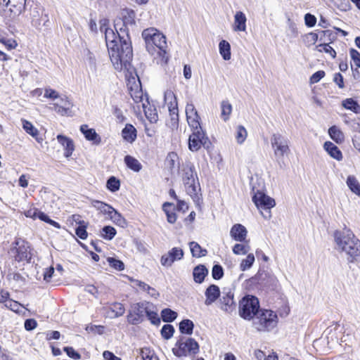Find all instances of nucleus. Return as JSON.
I'll return each mask as SVG.
<instances>
[{
	"label": "nucleus",
	"mask_w": 360,
	"mask_h": 360,
	"mask_svg": "<svg viewBox=\"0 0 360 360\" xmlns=\"http://www.w3.org/2000/svg\"><path fill=\"white\" fill-rule=\"evenodd\" d=\"M333 237L338 250L345 252L348 262L360 264V240L353 232L347 229L335 231Z\"/></svg>",
	"instance_id": "nucleus-1"
},
{
	"label": "nucleus",
	"mask_w": 360,
	"mask_h": 360,
	"mask_svg": "<svg viewBox=\"0 0 360 360\" xmlns=\"http://www.w3.org/2000/svg\"><path fill=\"white\" fill-rule=\"evenodd\" d=\"M108 20L103 19L100 21V30L104 32L106 46L108 47L110 58L116 70H122L129 63L131 60H125L122 54V49L120 47L118 35L112 29L107 27Z\"/></svg>",
	"instance_id": "nucleus-2"
},
{
	"label": "nucleus",
	"mask_w": 360,
	"mask_h": 360,
	"mask_svg": "<svg viewBox=\"0 0 360 360\" xmlns=\"http://www.w3.org/2000/svg\"><path fill=\"white\" fill-rule=\"evenodd\" d=\"M147 51L153 54L157 50L158 63L165 65L169 59L166 37L154 27L145 29L142 32Z\"/></svg>",
	"instance_id": "nucleus-3"
},
{
	"label": "nucleus",
	"mask_w": 360,
	"mask_h": 360,
	"mask_svg": "<svg viewBox=\"0 0 360 360\" xmlns=\"http://www.w3.org/2000/svg\"><path fill=\"white\" fill-rule=\"evenodd\" d=\"M186 191L194 200H198V191L200 190L198 175L193 164L186 162L179 171Z\"/></svg>",
	"instance_id": "nucleus-4"
},
{
	"label": "nucleus",
	"mask_w": 360,
	"mask_h": 360,
	"mask_svg": "<svg viewBox=\"0 0 360 360\" xmlns=\"http://www.w3.org/2000/svg\"><path fill=\"white\" fill-rule=\"evenodd\" d=\"M278 323L277 315L271 310L262 309L253 319V326L260 332L270 331Z\"/></svg>",
	"instance_id": "nucleus-5"
},
{
	"label": "nucleus",
	"mask_w": 360,
	"mask_h": 360,
	"mask_svg": "<svg viewBox=\"0 0 360 360\" xmlns=\"http://www.w3.org/2000/svg\"><path fill=\"white\" fill-rule=\"evenodd\" d=\"M121 20H115V29L118 35L120 47L122 49V54L125 60H131L133 57V51L131 42L129 35V26L125 25Z\"/></svg>",
	"instance_id": "nucleus-6"
},
{
	"label": "nucleus",
	"mask_w": 360,
	"mask_h": 360,
	"mask_svg": "<svg viewBox=\"0 0 360 360\" xmlns=\"http://www.w3.org/2000/svg\"><path fill=\"white\" fill-rule=\"evenodd\" d=\"M198 352V343L193 338L186 337H181L172 349L173 354L178 357L195 355Z\"/></svg>",
	"instance_id": "nucleus-7"
},
{
	"label": "nucleus",
	"mask_w": 360,
	"mask_h": 360,
	"mask_svg": "<svg viewBox=\"0 0 360 360\" xmlns=\"http://www.w3.org/2000/svg\"><path fill=\"white\" fill-rule=\"evenodd\" d=\"M259 309V300L253 295L245 296L239 302V315L245 320L252 319Z\"/></svg>",
	"instance_id": "nucleus-8"
},
{
	"label": "nucleus",
	"mask_w": 360,
	"mask_h": 360,
	"mask_svg": "<svg viewBox=\"0 0 360 360\" xmlns=\"http://www.w3.org/2000/svg\"><path fill=\"white\" fill-rule=\"evenodd\" d=\"M2 15L8 20L19 16L25 8L26 0H2Z\"/></svg>",
	"instance_id": "nucleus-9"
},
{
	"label": "nucleus",
	"mask_w": 360,
	"mask_h": 360,
	"mask_svg": "<svg viewBox=\"0 0 360 360\" xmlns=\"http://www.w3.org/2000/svg\"><path fill=\"white\" fill-rule=\"evenodd\" d=\"M252 201L264 218L271 217V209L276 205L274 199L257 191L252 196Z\"/></svg>",
	"instance_id": "nucleus-10"
},
{
	"label": "nucleus",
	"mask_w": 360,
	"mask_h": 360,
	"mask_svg": "<svg viewBox=\"0 0 360 360\" xmlns=\"http://www.w3.org/2000/svg\"><path fill=\"white\" fill-rule=\"evenodd\" d=\"M210 146L211 143L201 127L193 129V133L188 139V148L190 150L193 152L198 151L201 146L208 149Z\"/></svg>",
	"instance_id": "nucleus-11"
},
{
	"label": "nucleus",
	"mask_w": 360,
	"mask_h": 360,
	"mask_svg": "<svg viewBox=\"0 0 360 360\" xmlns=\"http://www.w3.org/2000/svg\"><path fill=\"white\" fill-rule=\"evenodd\" d=\"M148 307H152L149 302H139L134 304L127 316V321L132 325L141 323L145 318Z\"/></svg>",
	"instance_id": "nucleus-12"
},
{
	"label": "nucleus",
	"mask_w": 360,
	"mask_h": 360,
	"mask_svg": "<svg viewBox=\"0 0 360 360\" xmlns=\"http://www.w3.org/2000/svg\"><path fill=\"white\" fill-rule=\"evenodd\" d=\"M218 307L226 314H231L236 309L234 293L230 289H224L217 302Z\"/></svg>",
	"instance_id": "nucleus-13"
},
{
	"label": "nucleus",
	"mask_w": 360,
	"mask_h": 360,
	"mask_svg": "<svg viewBox=\"0 0 360 360\" xmlns=\"http://www.w3.org/2000/svg\"><path fill=\"white\" fill-rule=\"evenodd\" d=\"M271 143L274 148V155L278 160L283 158L290 151L288 141L281 134H273Z\"/></svg>",
	"instance_id": "nucleus-14"
},
{
	"label": "nucleus",
	"mask_w": 360,
	"mask_h": 360,
	"mask_svg": "<svg viewBox=\"0 0 360 360\" xmlns=\"http://www.w3.org/2000/svg\"><path fill=\"white\" fill-rule=\"evenodd\" d=\"M184 255V250L181 248H173L161 257L160 263L163 266L170 267L174 262L181 260Z\"/></svg>",
	"instance_id": "nucleus-15"
},
{
	"label": "nucleus",
	"mask_w": 360,
	"mask_h": 360,
	"mask_svg": "<svg viewBox=\"0 0 360 360\" xmlns=\"http://www.w3.org/2000/svg\"><path fill=\"white\" fill-rule=\"evenodd\" d=\"M186 115L188 125L192 129H198L200 127V117L193 103H187L186 106Z\"/></svg>",
	"instance_id": "nucleus-16"
},
{
	"label": "nucleus",
	"mask_w": 360,
	"mask_h": 360,
	"mask_svg": "<svg viewBox=\"0 0 360 360\" xmlns=\"http://www.w3.org/2000/svg\"><path fill=\"white\" fill-rule=\"evenodd\" d=\"M28 249L29 247L24 243L20 245L18 242H15V246L11 248V252L14 255L16 261L22 262L30 259V253Z\"/></svg>",
	"instance_id": "nucleus-17"
},
{
	"label": "nucleus",
	"mask_w": 360,
	"mask_h": 360,
	"mask_svg": "<svg viewBox=\"0 0 360 360\" xmlns=\"http://www.w3.org/2000/svg\"><path fill=\"white\" fill-rule=\"evenodd\" d=\"M221 292H220L219 288L214 285H210L205 290V304L210 306L215 302L220 297Z\"/></svg>",
	"instance_id": "nucleus-18"
},
{
	"label": "nucleus",
	"mask_w": 360,
	"mask_h": 360,
	"mask_svg": "<svg viewBox=\"0 0 360 360\" xmlns=\"http://www.w3.org/2000/svg\"><path fill=\"white\" fill-rule=\"evenodd\" d=\"M31 22L32 25L36 28H40L42 22L44 25H46V22H49V17L46 14L40 13V11L37 8H34L31 13Z\"/></svg>",
	"instance_id": "nucleus-19"
},
{
	"label": "nucleus",
	"mask_w": 360,
	"mask_h": 360,
	"mask_svg": "<svg viewBox=\"0 0 360 360\" xmlns=\"http://www.w3.org/2000/svg\"><path fill=\"white\" fill-rule=\"evenodd\" d=\"M247 233L246 228L240 224L233 225L230 231L231 238L239 242L245 241Z\"/></svg>",
	"instance_id": "nucleus-20"
},
{
	"label": "nucleus",
	"mask_w": 360,
	"mask_h": 360,
	"mask_svg": "<svg viewBox=\"0 0 360 360\" xmlns=\"http://www.w3.org/2000/svg\"><path fill=\"white\" fill-rule=\"evenodd\" d=\"M57 140L58 143L63 147L65 150L64 155L66 158L71 156L75 150L73 141L71 139L61 134L57 136Z\"/></svg>",
	"instance_id": "nucleus-21"
},
{
	"label": "nucleus",
	"mask_w": 360,
	"mask_h": 360,
	"mask_svg": "<svg viewBox=\"0 0 360 360\" xmlns=\"http://www.w3.org/2000/svg\"><path fill=\"white\" fill-rule=\"evenodd\" d=\"M136 13L134 11L129 8L122 9L120 13V17L115 20H121L124 25L128 26L135 25Z\"/></svg>",
	"instance_id": "nucleus-22"
},
{
	"label": "nucleus",
	"mask_w": 360,
	"mask_h": 360,
	"mask_svg": "<svg viewBox=\"0 0 360 360\" xmlns=\"http://www.w3.org/2000/svg\"><path fill=\"white\" fill-rule=\"evenodd\" d=\"M80 131L84 135L86 140L93 141L95 144L101 143V139L94 129H89L88 125L82 124L80 127Z\"/></svg>",
	"instance_id": "nucleus-23"
},
{
	"label": "nucleus",
	"mask_w": 360,
	"mask_h": 360,
	"mask_svg": "<svg viewBox=\"0 0 360 360\" xmlns=\"http://www.w3.org/2000/svg\"><path fill=\"white\" fill-rule=\"evenodd\" d=\"M247 18L242 11H237L234 15L233 30L245 32L246 30Z\"/></svg>",
	"instance_id": "nucleus-24"
},
{
	"label": "nucleus",
	"mask_w": 360,
	"mask_h": 360,
	"mask_svg": "<svg viewBox=\"0 0 360 360\" xmlns=\"http://www.w3.org/2000/svg\"><path fill=\"white\" fill-rule=\"evenodd\" d=\"M141 108L150 122L155 123L158 120L157 110L154 106L150 105L148 99H146V103H143Z\"/></svg>",
	"instance_id": "nucleus-25"
},
{
	"label": "nucleus",
	"mask_w": 360,
	"mask_h": 360,
	"mask_svg": "<svg viewBox=\"0 0 360 360\" xmlns=\"http://www.w3.org/2000/svg\"><path fill=\"white\" fill-rule=\"evenodd\" d=\"M22 125L23 129L30 136H32L35 140L41 143L43 141V138L39 136L38 129L29 121L22 119Z\"/></svg>",
	"instance_id": "nucleus-26"
},
{
	"label": "nucleus",
	"mask_w": 360,
	"mask_h": 360,
	"mask_svg": "<svg viewBox=\"0 0 360 360\" xmlns=\"http://www.w3.org/2000/svg\"><path fill=\"white\" fill-rule=\"evenodd\" d=\"M60 102L61 105L58 103H53L52 109L61 115H66L68 114V112L72 105L67 97L60 98Z\"/></svg>",
	"instance_id": "nucleus-27"
},
{
	"label": "nucleus",
	"mask_w": 360,
	"mask_h": 360,
	"mask_svg": "<svg viewBox=\"0 0 360 360\" xmlns=\"http://www.w3.org/2000/svg\"><path fill=\"white\" fill-rule=\"evenodd\" d=\"M323 148L328 153V154L333 158L335 159L338 161H340L342 160V153L340 150L338 148L337 146L333 143L330 141L325 142L323 145Z\"/></svg>",
	"instance_id": "nucleus-28"
},
{
	"label": "nucleus",
	"mask_w": 360,
	"mask_h": 360,
	"mask_svg": "<svg viewBox=\"0 0 360 360\" xmlns=\"http://www.w3.org/2000/svg\"><path fill=\"white\" fill-rule=\"evenodd\" d=\"M208 274V270L205 266L199 264L196 266L193 271V280L197 283H202L205 276Z\"/></svg>",
	"instance_id": "nucleus-29"
},
{
	"label": "nucleus",
	"mask_w": 360,
	"mask_h": 360,
	"mask_svg": "<svg viewBox=\"0 0 360 360\" xmlns=\"http://www.w3.org/2000/svg\"><path fill=\"white\" fill-rule=\"evenodd\" d=\"M123 139L127 142L132 143L136 139V129L130 124H127L122 131Z\"/></svg>",
	"instance_id": "nucleus-30"
},
{
	"label": "nucleus",
	"mask_w": 360,
	"mask_h": 360,
	"mask_svg": "<svg viewBox=\"0 0 360 360\" xmlns=\"http://www.w3.org/2000/svg\"><path fill=\"white\" fill-rule=\"evenodd\" d=\"M342 105L356 114L360 113V105L352 98H346L342 101Z\"/></svg>",
	"instance_id": "nucleus-31"
},
{
	"label": "nucleus",
	"mask_w": 360,
	"mask_h": 360,
	"mask_svg": "<svg viewBox=\"0 0 360 360\" xmlns=\"http://www.w3.org/2000/svg\"><path fill=\"white\" fill-rule=\"evenodd\" d=\"M330 137L337 143H340L344 141L345 136L342 131L336 126H332L328 129Z\"/></svg>",
	"instance_id": "nucleus-32"
},
{
	"label": "nucleus",
	"mask_w": 360,
	"mask_h": 360,
	"mask_svg": "<svg viewBox=\"0 0 360 360\" xmlns=\"http://www.w3.org/2000/svg\"><path fill=\"white\" fill-rule=\"evenodd\" d=\"M188 245L192 256L194 257H204L207 253V250L202 248L201 246L195 241L190 242Z\"/></svg>",
	"instance_id": "nucleus-33"
},
{
	"label": "nucleus",
	"mask_w": 360,
	"mask_h": 360,
	"mask_svg": "<svg viewBox=\"0 0 360 360\" xmlns=\"http://www.w3.org/2000/svg\"><path fill=\"white\" fill-rule=\"evenodd\" d=\"M110 220L116 225L124 227L127 225L126 219L115 209H112L108 215Z\"/></svg>",
	"instance_id": "nucleus-34"
},
{
	"label": "nucleus",
	"mask_w": 360,
	"mask_h": 360,
	"mask_svg": "<svg viewBox=\"0 0 360 360\" xmlns=\"http://www.w3.org/2000/svg\"><path fill=\"white\" fill-rule=\"evenodd\" d=\"M219 49L224 60H229L231 59V46L227 41H221L219 44Z\"/></svg>",
	"instance_id": "nucleus-35"
},
{
	"label": "nucleus",
	"mask_w": 360,
	"mask_h": 360,
	"mask_svg": "<svg viewBox=\"0 0 360 360\" xmlns=\"http://www.w3.org/2000/svg\"><path fill=\"white\" fill-rule=\"evenodd\" d=\"M124 162L130 169L136 172H139L142 168L139 161L131 155H126L124 157Z\"/></svg>",
	"instance_id": "nucleus-36"
},
{
	"label": "nucleus",
	"mask_w": 360,
	"mask_h": 360,
	"mask_svg": "<svg viewBox=\"0 0 360 360\" xmlns=\"http://www.w3.org/2000/svg\"><path fill=\"white\" fill-rule=\"evenodd\" d=\"M91 204L92 206L98 210L101 213L107 214L108 216L113 209V207L110 205L99 200H94Z\"/></svg>",
	"instance_id": "nucleus-37"
},
{
	"label": "nucleus",
	"mask_w": 360,
	"mask_h": 360,
	"mask_svg": "<svg viewBox=\"0 0 360 360\" xmlns=\"http://www.w3.org/2000/svg\"><path fill=\"white\" fill-rule=\"evenodd\" d=\"M131 96L135 103L137 104V108L140 109V107H142L143 103H146V99L143 98V94L141 89H136L134 90L131 88Z\"/></svg>",
	"instance_id": "nucleus-38"
},
{
	"label": "nucleus",
	"mask_w": 360,
	"mask_h": 360,
	"mask_svg": "<svg viewBox=\"0 0 360 360\" xmlns=\"http://www.w3.org/2000/svg\"><path fill=\"white\" fill-rule=\"evenodd\" d=\"M194 324L189 319H184L179 323V330L181 333L191 335L193 333Z\"/></svg>",
	"instance_id": "nucleus-39"
},
{
	"label": "nucleus",
	"mask_w": 360,
	"mask_h": 360,
	"mask_svg": "<svg viewBox=\"0 0 360 360\" xmlns=\"http://www.w3.org/2000/svg\"><path fill=\"white\" fill-rule=\"evenodd\" d=\"M347 184L353 193L360 196V184L354 176H349L347 179Z\"/></svg>",
	"instance_id": "nucleus-40"
},
{
	"label": "nucleus",
	"mask_w": 360,
	"mask_h": 360,
	"mask_svg": "<svg viewBox=\"0 0 360 360\" xmlns=\"http://www.w3.org/2000/svg\"><path fill=\"white\" fill-rule=\"evenodd\" d=\"M221 116L224 121H227L229 119V115L232 111V105L228 101H223L221 103Z\"/></svg>",
	"instance_id": "nucleus-41"
},
{
	"label": "nucleus",
	"mask_w": 360,
	"mask_h": 360,
	"mask_svg": "<svg viewBox=\"0 0 360 360\" xmlns=\"http://www.w3.org/2000/svg\"><path fill=\"white\" fill-rule=\"evenodd\" d=\"M255 260V259L254 255L252 253L248 254L245 259H242L240 264V269L242 271H245L250 269L254 264Z\"/></svg>",
	"instance_id": "nucleus-42"
},
{
	"label": "nucleus",
	"mask_w": 360,
	"mask_h": 360,
	"mask_svg": "<svg viewBox=\"0 0 360 360\" xmlns=\"http://www.w3.org/2000/svg\"><path fill=\"white\" fill-rule=\"evenodd\" d=\"M161 317L164 322H172L177 317V313L169 308L164 309L161 311Z\"/></svg>",
	"instance_id": "nucleus-43"
},
{
	"label": "nucleus",
	"mask_w": 360,
	"mask_h": 360,
	"mask_svg": "<svg viewBox=\"0 0 360 360\" xmlns=\"http://www.w3.org/2000/svg\"><path fill=\"white\" fill-rule=\"evenodd\" d=\"M116 233L115 229L111 226H105L101 230V236L108 240H112Z\"/></svg>",
	"instance_id": "nucleus-44"
},
{
	"label": "nucleus",
	"mask_w": 360,
	"mask_h": 360,
	"mask_svg": "<svg viewBox=\"0 0 360 360\" xmlns=\"http://www.w3.org/2000/svg\"><path fill=\"white\" fill-rule=\"evenodd\" d=\"M169 115L171 117L172 124L175 126L178 124L179 121V114H178V108L177 103H172L168 106Z\"/></svg>",
	"instance_id": "nucleus-45"
},
{
	"label": "nucleus",
	"mask_w": 360,
	"mask_h": 360,
	"mask_svg": "<svg viewBox=\"0 0 360 360\" xmlns=\"http://www.w3.org/2000/svg\"><path fill=\"white\" fill-rule=\"evenodd\" d=\"M152 308H153V306L148 307L146 316L152 324L158 326L160 323V319L159 318L158 313L153 311Z\"/></svg>",
	"instance_id": "nucleus-46"
},
{
	"label": "nucleus",
	"mask_w": 360,
	"mask_h": 360,
	"mask_svg": "<svg viewBox=\"0 0 360 360\" xmlns=\"http://www.w3.org/2000/svg\"><path fill=\"white\" fill-rule=\"evenodd\" d=\"M233 252L235 255H245L250 250V246L246 243H237L233 247Z\"/></svg>",
	"instance_id": "nucleus-47"
},
{
	"label": "nucleus",
	"mask_w": 360,
	"mask_h": 360,
	"mask_svg": "<svg viewBox=\"0 0 360 360\" xmlns=\"http://www.w3.org/2000/svg\"><path fill=\"white\" fill-rule=\"evenodd\" d=\"M264 276H265V278H267L266 282H264V278H260L261 281L264 285L271 287L273 289H275L277 288L278 284V281L274 275L265 273Z\"/></svg>",
	"instance_id": "nucleus-48"
},
{
	"label": "nucleus",
	"mask_w": 360,
	"mask_h": 360,
	"mask_svg": "<svg viewBox=\"0 0 360 360\" xmlns=\"http://www.w3.org/2000/svg\"><path fill=\"white\" fill-rule=\"evenodd\" d=\"M106 186L110 191L115 192L120 189V182L115 176H110L107 181Z\"/></svg>",
	"instance_id": "nucleus-49"
},
{
	"label": "nucleus",
	"mask_w": 360,
	"mask_h": 360,
	"mask_svg": "<svg viewBox=\"0 0 360 360\" xmlns=\"http://www.w3.org/2000/svg\"><path fill=\"white\" fill-rule=\"evenodd\" d=\"M0 43L4 44L8 50L15 49L18 44L12 38H8L3 34H0Z\"/></svg>",
	"instance_id": "nucleus-50"
},
{
	"label": "nucleus",
	"mask_w": 360,
	"mask_h": 360,
	"mask_svg": "<svg viewBox=\"0 0 360 360\" xmlns=\"http://www.w3.org/2000/svg\"><path fill=\"white\" fill-rule=\"evenodd\" d=\"M78 224L79 226L75 229V233L79 238L84 240L87 238L88 236L86 230V222L84 221H79Z\"/></svg>",
	"instance_id": "nucleus-51"
},
{
	"label": "nucleus",
	"mask_w": 360,
	"mask_h": 360,
	"mask_svg": "<svg viewBox=\"0 0 360 360\" xmlns=\"http://www.w3.org/2000/svg\"><path fill=\"white\" fill-rule=\"evenodd\" d=\"M174 333V328L173 326L170 324H165L162 326L161 329V335L162 338L165 340L170 339Z\"/></svg>",
	"instance_id": "nucleus-52"
},
{
	"label": "nucleus",
	"mask_w": 360,
	"mask_h": 360,
	"mask_svg": "<svg viewBox=\"0 0 360 360\" xmlns=\"http://www.w3.org/2000/svg\"><path fill=\"white\" fill-rule=\"evenodd\" d=\"M247 136L248 133L245 128L241 125L238 126L236 136L238 143L242 144L245 141Z\"/></svg>",
	"instance_id": "nucleus-53"
},
{
	"label": "nucleus",
	"mask_w": 360,
	"mask_h": 360,
	"mask_svg": "<svg viewBox=\"0 0 360 360\" xmlns=\"http://www.w3.org/2000/svg\"><path fill=\"white\" fill-rule=\"evenodd\" d=\"M107 261L111 267L117 271H122L124 269V264L121 260L117 259L114 257H108Z\"/></svg>",
	"instance_id": "nucleus-54"
},
{
	"label": "nucleus",
	"mask_w": 360,
	"mask_h": 360,
	"mask_svg": "<svg viewBox=\"0 0 360 360\" xmlns=\"http://www.w3.org/2000/svg\"><path fill=\"white\" fill-rule=\"evenodd\" d=\"M172 204L170 202H165L163 205V210L167 214V221L170 224H174L176 220V217L174 212H170L167 207H172Z\"/></svg>",
	"instance_id": "nucleus-55"
},
{
	"label": "nucleus",
	"mask_w": 360,
	"mask_h": 360,
	"mask_svg": "<svg viewBox=\"0 0 360 360\" xmlns=\"http://www.w3.org/2000/svg\"><path fill=\"white\" fill-rule=\"evenodd\" d=\"M141 355L143 360H158V356L148 348H143L141 350Z\"/></svg>",
	"instance_id": "nucleus-56"
},
{
	"label": "nucleus",
	"mask_w": 360,
	"mask_h": 360,
	"mask_svg": "<svg viewBox=\"0 0 360 360\" xmlns=\"http://www.w3.org/2000/svg\"><path fill=\"white\" fill-rule=\"evenodd\" d=\"M212 278L215 280L221 279L224 276V270L221 265L215 264L212 269Z\"/></svg>",
	"instance_id": "nucleus-57"
},
{
	"label": "nucleus",
	"mask_w": 360,
	"mask_h": 360,
	"mask_svg": "<svg viewBox=\"0 0 360 360\" xmlns=\"http://www.w3.org/2000/svg\"><path fill=\"white\" fill-rule=\"evenodd\" d=\"M37 219H39L40 220L46 222L47 224L54 226L55 228H60V224L51 219L47 214L44 213L43 212L39 211Z\"/></svg>",
	"instance_id": "nucleus-58"
},
{
	"label": "nucleus",
	"mask_w": 360,
	"mask_h": 360,
	"mask_svg": "<svg viewBox=\"0 0 360 360\" xmlns=\"http://www.w3.org/2000/svg\"><path fill=\"white\" fill-rule=\"evenodd\" d=\"M178 160V155L174 152L169 153L166 158V162L170 169L175 167L176 162Z\"/></svg>",
	"instance_id": "nucleus-59"
},
{
	"label": "nucleus",
	"mask_w": 360,
	"mask_h": 360,
	"mask_svg": "<svg viewBox=\"0 0 360 360\" xmlns=\"http://www.w3.org/2000/svg\"><path fill=\"white\" fill-rule=\"evenodd\" d=\"M112 311L116 317L121 316L124 314L125 309L122 304L115 302L112 305Z\"/></svg>",
	"instance_id": "nucleus-60"
},
{
	"label": "nucleus",
	"mask_w": 360,
	"mask_h": 360,
	"mask_svg": "<svg viewBox=\"0 0 360 360\" xmlns=\"http://www.w3.org/2000/svg\"><path fill=\"white\" fill-rule=\"evenodd\" d=\"M44 97L46 98H50L52 100H55L56 98H60V95L58 91L54 89H52L49 87L45 88Z\"/></svg>",
	"instance_id": "nucleus-61"
},
{
	"label": "nucleus",
	"mask_w": 360,
	"mask_h": 360,
	"mask_svg": "<svg viewBox=\"0 0 360 360\" xmlns=\"http://www.w3.org/2000/svg\"><path fill=\"white\" fill-rule=\"evenodd\" d=\"M317 48L319 51H324L326 53H328L333 58H335L336 56V52L335 51V50L328 44H320L317 46Z\"/></svg>",
	"instance_id": "nucleus-62"
},
{
	"label": "nucleus",
	"mask_w": 360,
	"mask_h": 360,
	"mask_svg": "<svg viewBox=\"0 0 360 360\" xmlns=\"http://www.w3.org/2000/svg\"><path fill=\"white\" fill-rule=\"evenodd\" d=\"M5 306L15 312H19L20 311V308L22 307V305L19 302L13 300H9L7 301L6 304H5Z\"/></svg>",
	"instance_id": "nucleus-63"
},
{
	"label": "nucleus",
	"mask_w": 360,
	"mask_h": 360,
	"mask_svg": "<svg viewBox=\"0 0 360 360\" xmlns=\"http://www.w3.org/2000/svg\"><path fill=\"white\" fill-rule=\"evenodd\" d=\"M351 58L353 60L354 64L360 68V53L354 49H351L350 51Z\"/></svg>",
	"instance_id": "nucleus-64"
}]
</instances>
